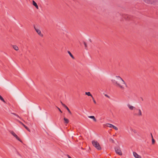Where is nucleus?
<instances>
[{"label": "nucleus", "instance_id": "29", "mask_svg": "<svg viewBox=\"0 0 158 158\" xmlns=\"http://www.w3.org/2000/svg\"><path fill=\"white\" fill-rule=\"evenodd\" d=\"M67 156L68 157V158H72L69 155H67Z\"/></svg>", "mask_w": 158, "mask_h": 158}, {"label": "nucleus", "instance_id": "14", "mask_svg": "<svg viewBox=\"0 0 158 158\" xmlns=\"http://www.w3.org/2000/svg\"><path fill=\"white\" fill-rule=\"evenodd\" d=\"M106 126L109 127L110 128H113V126H114L112 124L110 123H107L106 124Z\"/></svg>", "mask_w": 158, "mask_h": 158}, {"label": "nucleus", "instance_id": "16", "mask_svg": "<svg viewBox=\"0 0 158 158\" xmlns=\"http://www.w3.org/2000/svg\"><path fill=\"white\" fill-rule=\"evenodd\" d=\"M12 47L14 49H18L19 48L18 46L16 45H13Z\"/></svg>", "mask_w": 158, "mask_h": 158}, {"label": "nucleus", "instance_id": "22", "mask_svg": "<svg viewBox=\"0 0 158 158\" xmlns=\"http://www.w3.org/2000/svg\"><path fill=\"white\" fill-rule=\"evenodd\" d=\"M68 110V111L69 113L70 114H71L72 113H71V111H70V110H69V108H68V109H67Z\"/></svg>", "mask_w": 158, "mask_h": 158}, {"label": "nucleus", "instance_id": "27", "mask_svg": "<svg viewBox=\"0 0 158 158\" xmlns=\"http://www.w3.org/2000/svg\"><path fill=\"white\" fill-rule=\"evenodd\" d=\"M14 114L16 116H17L19 118H20V117L18 115H16L15 114Z\"/></svg>", "mask_w": 158, "mask_h": 158}, {"label": "nucleus", "instance_id": "12", "mask_svg": "<svg viewBox=\"0 0 158 158\" xmlns=\"http://www.w3.org/2000/svg\"><path fill=\"white\" fill-rule=\"evenodd\" d=\"M33 5L35 6L37 9H38L39 7L36 3L34 1H32Z\"/></svg>", "mask_w": 158, "mask_h": 158}, {"label": "nucleus", "instance_id": "18", "mask_svg": "<svg viewBox=\"0 0 158 158\" xmlns=\"http://www.w3.org/2000/svg\"><path fill=\"white\" fill-rule=\"evenodd\" d=\"M68 53L69 54L70 56L72 57V58L74 59V57L73 56V55H72V54H71V53L70 52V51H68Z\"/></svg>", "mask_w": 158, "mask_h": 158}, {"label": "nucleus", "instance_id": "4", "mask_svg": "<svg viewBox=\"0 0 158 158\" xmlns=\"http://www.w3.org/2000/svg\"><path fill=\"white\" fill-rule=\"evenodd\" d=\"M115 150L116 153L120 155L121 156L123 154L121 150V148L119 147H116L115 148Z\"/></svg>", "mask_w": 158, "mask_h": 158}, {"label": "nucleus", "instance_id": "15", "mask_svg": "<svg viewBox=\"0 0 158 158\" xmlns=\"http://www.w3.org/2000/svg\"><path fill=\"white\" fill-rule=\"evenodd\" d=\"M85 94L88 95V96H91L92 98L93 97V96L90 94V92H86L85 93Z\"/></svg>", "mask_w": 158, "mask_h": 158}, {"label": "nucleus", "instance_id": "2", "mask_svg": "<svg viewBox=\"0 0 158 158\" xmlns=\"http://www.w3.org/2000/svg\"><path fill=\"white\" fill-rule=\"evenodd\" d=\"M92 143L93 146L97 150H100L101 149V148L99 143L97 141L95 140H92Z\"/></svg>", "mask_w": 158, "mask_h": 158}, {"label": "nucleus", "instance_id": "11", "mask_svg": "<svg viewBox=\"0 0 158 158\" xmlns=\"http://www.w3.org/2000/svg\"><path fill=\"white\" fill-rule=\"evenodd\" d=\"M64 123L65 124H68L69 122V120L65 117H64Z\"/></svg>", "mask_w": 158, "mask_h": 158}, {"label": "nucleus", "instance_id": "3", "mask_svg": "<svg viewBox=\"0 0 158 158\" xmlns=\"http://www.w3.org/2000/svg\"><path fill=\"white\" fill-rule=\"evenodd\" d=\"M10 133L13 136H14L17 140L22 143V141L20 139L19 137L18 136V135L15 133V132L13 131H10Z\"/></svg>", "mask_w": 158, "mask_h": 158}, {"label": "nucleus", "instance_id": "13", "mask_svg": "<svg viewBox=\"0 0 158 158\" xmlns=\"http://www.w3.org/2000/svg\"><path fill=\"white\" fill-rule=\"evenodd\" d=\"M19 123L23 125L24 127L27 130V131H30V130L25 125H24L21 122H19Z\"/></svg>", "mask_w": 158, "mask_h": 158}, {"label": "nucleus", "instance_id": "8", "mask_svg": "<svg viewBox=\"0 0 158 158\" xmlns=\"http://www.w3.org/2000/svg\"><path fill=\"white\" fill-rule=\"evenodd\" d=\"M133 156L135 158H142L141 156L138 154L136 152H133Z\"/></svg>", "mask_w": 158, "mask_h": 158}, {"label": "nucleus", "instance_id": "6", "mask_svg": "<svg viewBox=\"0 0 158 158\" xmlns=\"http://www.w3.org/2000/svg\"><path fill=\"white\" fill-rule=\"evenodd\" d=\"M127 106L129 109L131 110H134L136 109V108L135 107L132 106L130 104H128L127 105Z\"/></svg>", "mask_w": 158, "mask_h": 158}, {"label": "nucleus", "instance_id": "30", "mask_svg": "<svg viewBox=\"0 0 158 158\" xmlns=\"http://www.w3.org/2000/svg\"><path fill=\"white\" fill-rule=\"evenodd\" d=\"M89 41H90V42H91V40H89Z\"/></svg>", "mask_w": 158, "mask_h": 158}, {"label": "nucleus", "instance_id": "7", "mask_svg": "<svg viewBox=\"0 0 158 158\" xmlns=\"http://www.w3.org/2000/svg\"><path fill=\"white\" fill-rule=\"evenodd\" d=\"M84 44V45L85 47V48H90V49H93V48H95L94 47V45H92L89 46V47H88V46L87 45V44H86V43L85 42H83Z\"/></svg>", "mask_w": 158, "mask_h": 158}, {"label": "nucleus", "instance_id": "23", "mask_svg": "<svg viewBox=\"0 0 158 158\" xmlns=\"http://www.w3.org/2000/svg\"><path fill=\"white\" fill-rule=\"evenodd\" d=\"M92 99L93 100V101L94 102V103H95V104H96V102L95 100V99H94V98H93V97L92 98Z\"/></svg>", "mask_w": 158, "mask_h": 158}, {"label": "nucleus", "instance_id": "25", "mask_svg": "<svg viewBox=\"0 0 158 158\" xmlns=\"http://www.w3.org/2000/svg\"><path fill=\"white\" fill-rule=\"evenodd\" d=\"M58 110H59V111L61 113L62 112L61 111V110H60V109L58 108V107H57Z\"/></svg>", "mask_w": 158, "mask_h": 158}, {"label": "nucleus", "instance_id": "5", "mask_svg": "<svg viewBox=\"0 0 158 158\" xmlns=\"http://www.w3.org/2000/svg\"><path fill=\"white\" fill-rule=\"evenodd\" d=\"M34 28L36 32L41 37H43V34L41 33L40 30L39 28L35 27V26L34 27Z\"/></svg>", "mask_w": 158, "mask_h": 158}, {"label": "nucleus", "instance_id": "21", "mask_svg": "<svg viewBox=\"0 0 158 158\" xmlns=\"http://www.w3.org/2000/svg\"><path fill=\"white\" fill-rule=\"evenodd\" d=\"M113 128L116 130H118V128L114 125L113 126Z\"/></svg>", "mask_w": 158, "mask_h": 158}, {"label": "nucleus", "instance_id": "20", "mask_svg": "<svg viewBox=\"0 0 158 158\" xmlns=\"http://www.w3.org/2000/svg\"><path fill=\"white\" fill-rule=\"evenodd\" d=\"M0 99L2 100V101H3L4 102H5V101L3 99V98H2V97L0 95Z\"/></svg>", "mask_w": 158, "mask_h": 158}, {"label": "nucleus", "instance_id": "9", "mask_svg": "<svg viewBox=\"0 0 158 158\" xmlns=\"http://www.w3.org/2000/svg\"><path fill=\"white\" fill-rule=\"evenodd\" d=\"M138 112L136 114V115L138 116H141L142 115L141 110L140 109H138Z\"/></svg>", "mask_w": 158, "mask_h": 158}, {"label": "nucleus", "instance_id": "10", "mask_svg": "<svg viewBox=\"0 0 158 158\" xmlns=\"http://www.w3.org/2000/svg\"><path fill=\"white\" fill-rule=\"evenodd\" d=\"M88 118H91L93 119L94 121L95 122H96L97 121L96 119L95 118V117L94 116H88Z\"/></svg>", "mask_w": 158, "mask_h": 158}, {"label": "nucleus", "instance_id": "17", "mask_svg": "<svg viewBox=\"0 0 158 158\" xmlns=\"http://www.w3.org/2000/svg\"><path fill=\"white\" fill-rule=\"evenodd\" d=\"M61 103L62 105L64 107H65L66 109H67L68 108V107L66 105H65L64 104H63L62 102H61Z\"/></svg>", "mask_w": 158, "mask_h": 158}, {"label": "nucleus", "instance_id": "26", "mask_svg": "<svg viewBox=\"0 0 158 158\" xmlns=\"http://www.w3.org/2000/svg\"><path fill=\"white\" fill-rule=\"evenodd\" d=\"M105 96L106 97L108 98H110V97L109 96H108L106 94L105 95Z\"/></svg>", "mask_w": 158, "mask_h": 158}, {"label": "nucleus", "instance_id": "28", "mask_svg": "<svg viewBox=\"0 0 158 158\" xmlns=\"http://www.w3.org/2000/svg\"><path fill=\"white\" fill-rule=\"evenodd\" d=\"M67 156L68 157V158H72L69 155H67Z\"/></svg>", "mask_w": 158, "mask_h": 158}, {"label": "nucleus", "instance_id": "24", "mask_svg": "<svg viewBox=\"0 0 158 158\" xmlns=\"http://www.w3.org/2000/svg\"><path fill=\"white\" fill-rule=\"evenodd\" d=\"M110 140L111 142H112V143H114V140L113 139H110Z\"/></svg>", "mask_w": 158, "mask_h": 158}, {"label": "nucleus", "instance_id": "19", "mask_svg": "<svg viewBox=\"0 0 158 158\" xmlns=\"http://www.w3.org/2000/svg\"><path fill=\"white\" fill-rule=\"evenodd\" d=\"M152 143L153 144H154L155 142V140L153 138L152 135Z\"/></svg>", "mask_w": 158, "mask_h": 158}, {"label": "nucleus", "instance_id": "1", "mask_svg": "<svg viewBox=\"0 0 158 158\" xmlns=\"http://www.w3.org/2000/svg\"><path fill=\"white\" fill-rule=\"evenodd\" d=\"M112 81L116 86L122 89H124V85H126L124 81L119 76H116L115 79L112 80Z\"/></svg>", "mask_w": 158, "mask_h": 158}]
</instances>
